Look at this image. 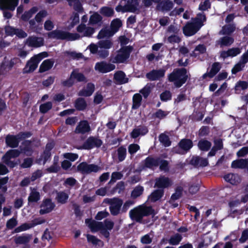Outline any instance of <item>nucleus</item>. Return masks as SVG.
<instances>
[{"instance_id":"35","label":"nucleus","mask_w":248,"mask_h":248,"mask_svg":"<svg viewBox=\"0 0 248 248\" xmlns=\"http://www.w3.org/2000/svg\"><path fill=\"white\" fill-rule=\"evenodd\" d=\"M103 17L97 12H94L90 16L89 18V24L90 25H96L102 22Z\"/></svg>"},{"instance_id":"16","label":"nucleus","mask_w":248,"mask_h":248,"mask_svg":"<svg viewBox=\"0 0 248 248\" xmlns=\"http://www.w3.org/2000/svg\"><path fill=\"white\" fill-rule=\"evenodd\" d=\"M85 222L93 232H97L104 227L102 222L96 221L92 218H87Z\"/></svg>"},{"instance_id":"4","label":"nucleus","mask_w":248,"mask_h":248,"mask_svg":"<svg viewBox=\"0 0 248 248\" xmlns=\"http://www.w3.org/2000/svg\"><path fill=\"white\" fill-rule=\"evenodd\" d=\"M47 56V52H44L32 57L26 63L23 69L24 74H28L33 72L38 67L40 62L43 57Z\"/></svg>"},{"instance_id":"1","label":"nucleus","mask_w":248,"mask_h":248,"mask_svg":"<svg viewBox=\"0 0 248 248\" xmlns=\"http://www.w3.org/2000/svg\"><path fill=\"white\" fill-rule=\"evenodd\" d=\"M188 78L187 70L184 67L175 68L168 75V81L173 82L174 86L178 88L182 87Z\"/></svg>"},{"instance_id":"8","label":"nucleus","mask_w":248,"mask_h":248,"mask_svg":"<svg viewBox=\"0 0 248 248\" xmlns=\"http://www.w3.org/2000/svg\"><path fill=\"white\" fill-rule=\"evenodd\" d=\"M103 144L102 140L97 137L90 136L82 144L79 148L90 150L95 147L99 148Z\"/></svg>"},{"instance_id":"25","label":"nucleus","mask_w":248,"mask_h":248,"mask_svg":"<svg viewBox=\"0 0 248 248\" xmlns=\"http://www.w3.org/2000/svg\"><path fill=\"white\" fill-rule=\"evenodd\" d=\"M221 69L220 63L218 62H215L213 63L211 70L209 72H206L202 75V78H205L209 77L212 78L214 77Z\"/></svg>"},{"instance_id":"7","label":"nucleus","mask_w":248,"mask_h":248,"mask_svg":"<svg viewBox=\"0 0 248 248\" xmlns=\"http://www.w3.org/2000/svg\"><path fill=\"white\" fill-rule=\"evenodd\" d=\"M133 49L132 46H123L117 51V53L115 56L113 62L121 63L125 62L129 58L130 54Z\"/></svg>"},{"instance_id":"18","label":"nucleus","mask_w":248,"mask_h":248,"mask_svg":"<svg viewBox=\"0 0 248 248\" xmlns=\"http://www.w3.org/2000/svg\"><path fill=\"white\" fill-rule=\"evenodd\" d=\"M129 217L133 221L141 223L143 219V216L140 205L135 207L129 211Z\"/></svg>"},{"instance_id":"52","label":"nucleus","mask_w":248,"mask_h":248,"mask_svg":"<svg viewBox=\"0 0 248 248\" xmlns=\"http://www.w3.org/2000/svg\"><path fill=\"white\" fill-rule=\"evenodd\" d=\"M183 188L181 186L176 187L175 192L173 193L170 197V201H175L180 198L183 194Z\"/></svg>"},{"instance_id":"6","label":"nucleus","mask_w":248,"mask_h":248,"mask_svg":"<svg viewBox=\"0 0 248 248\" xmlns=\"http://www.w3.org/2000/svg\"><path fill=\"white\" fill-rule=\"evenodd\" d=\"M75 80L79 82H87V78L83 73L74 70L67 79L62 81V85L65 87L70 88L75 84Z\"/></svg>"},{"instance_id":"10","label":"nucleus","mask_w":248,"mask_h":248,"mask_svg":"<svg viewBox=\"0 0 248 248\" xmlns=\"http://www.w3.org/2000/svg\"><path fill=\"white\" fill-rule=\"evenodd\" d=\"M158 159L159 157H153L152 155H149L141 161L140 168L141 170L147 169L154 170L155 168L157 167Z\"/></svg>"},{"instance_id":"12","label":"nucleus","mask_w":248,"mask_h":248,"mask_svg":"<svg viewBox=\"0 0 248 248\" xmlns=\"http://www.w3.org/2000/svg\"><path fill=\"white\" fill-rule=\"evenodd\" d=\"M172 184V182L170 178L164 175H161L155 179L154 187L164 190V189L171 186Z\"/></svg>"},{"instance_id":"43","label":"nucleus","mask_w":248,"mask_h":248,"mask_svg":"<svg viewBox=\"0 0 248 248\" xmlns=\"http://www.w3.org/2000/svg\"><path fill=\"white\" fill-rule=\"evenodd\" d=\"M159 166V169L161 171L165 172H168L170 170L169 162L168 160L162 159L159 157L157 162V167Z\"/></svg>"},{"instance_id":"44","label":"nucleus","mask_w":248,"mask_h":248,"mask_svg":"<svg viewBox=\"0 0 248 248\" xmlns=\"http://www.w3.org/2000/svg\"><path fill=\"white\" fill-rule=\"evenodd\" d=\"M248 88V82L246 81L239 80L235 84L234 87L235 92L239 93L242 90H245Z\"/></svg>"},{"instance_id":"46","label":"nucleus","mask_w":248,"mask_h":248,"mask_svg":"<svg viewBox=\"0 0 248 248\" xmlns=\"http://www.w3.org/2000/svg\"><path fill=\"white\" fill-rule=\"evenodd\" d=\"M40 199V194L38 191L36 190L31 191L28 198V204L30 205L32 202H37Z\"/></svg>"},{"instance_id":"9","label":"nucleus","mask_w":248,"mask_h":248,"mask_svg":"<svg viewBox=\"0 0 248 248\" xmlns=\"http://www.w3.org/2000/svg\"><path fill=\"white\" fill-rule=\"evenodd\" d=\"M77 169L78 171L83 174H89L92 172H98L100 167L94 164H88L86 162H82L77 166Z\"/></svg>"},{"instance_id":"37","label":"nucleus","mask_w":248,"mask_h":248,"mask_svg":"<svg viewBox=\"0 0 248 248\" xmlns=\"http://www.w3.org/2000/svg\"><path fill=\"white\" fill-rule=\"evenodd\" d=\"M100 14L105 17H112L114 15L113 9L109 6H103L99 10Z\"/></svg>"},{"instance_id":"11","label":"nucleus","mask_w":248,"mask_h":248,"mask_svg":"<svg viewBox=\"0 0 248 248\" xmlns=\"http://www.w3.org/2000/svg\"><path fill=\"white\" fill-rule=\"evenodd\" d=\"M108 203L110 204L109 208L110 214L113 216L119 215L123 204V200L118 198H114L110 199Z\"/></svg>"},{"instance_id":"51","label":"nucleus","mask_w":248,"mask_h":248,"mask_svg":"<svg viewBox=\"0 0 248 248\" xmlns=\"http://www.w3.org/2000/svg\"><path fill=\"white\" fill-rule=\"evenodd\" d=\"M143 186L138 185L136 186L132 191L131 196L133 199H136L141 195L143 194Z\"/></svg>"},{"instance_id":"36","label":"nucleus","mask_w":248,"mask_h":248,"mask_svg":"<svg viewBox=\"0 0 248 248\" xmlns=\"http://www.w3.org/2000/svg\"><path fill=\"white\" fill-rule=\"evenodd\" d=\"M234 42V39L233 37L225 36L221 37L218 41V44L220 45V46H229L232 44Z\"/></svg>"},{"instance_id":"45","label":"nucleus","mask_w":248,"mask_h":248,"mask_svg":"<svg viewBox=\"0 0 248 248\" xmlns=\"http://www.w3.org/2000/svg\"><path fill=\"white\" fill-rule=\"evenodd\" d=\"M68 195L64 191H57L56 200L58 203L64 204L67 202L68 199Z\"/></svg>"},{"instance_id":"17","label":"nucleus","mask_w":248,"mask_h":248,"mask_svg":"<svg viewBox=\"0 0 248 248\" xmlns=\"http://www.w3.org/2000/svg\"><path fill=\"white\" fill-rule=\"evenodd\" d=\"M16 59L14 58L10 61H6L5 58L0 64V75H4L10 71L15 64V60Z\"/></svg>"},{"instance_id":"3","label":"nucleus","mask_w":248,"mask_h":248,"mask_svg":"<svg viewBox=\"0 0 248 248\" xmlns=\"http://www.w3.org/2000/svg\"><path fill=\"white\" fill-rule=\"evenodd\" d=\"M47 36L49 38L68 41H75L80 38V35L77 33H71L59 30L49 32L47 33Z\"/></svg>"},{"instance_id":"32","label":"nucleus","mask_w":248,"mask_h":248,"mask_svg":"<svg viewBox=\"0 0 248 248\" xmlns=\"http://www.w3.org/2000/svg\"><path fill=\"white\" fill-rule=\"evenodd\" d=\"M54 62L51 59H47L43 62L41 64L39 69V73H44L50 70L53 66Z\"/></svg>"},{"instance_id":"59","label":"nucleus","mask_w":248,"mask_h":248,"mask_svg":"<svg viewBox=\"0 0 248 248\" xmlns=\"http://www.w3.org/2000/svg\"><path fill=\"white\" fill-rule=\"evenodd\" d=\"M172 94L170 91L165 90L160 94V100L163 102H167L171 99Z\"/></svg>"},{"instance_id":"61","label":"nucleus","mask_w":248,"mask_h":248,"mask_svg":"<svg viewBox=\"0 0 248 248\" xmlns=\"http://www.w3.org/2000/svg\"><path fill=\"white\" fill-rule=\"evenodd\" d=\"M210 128L209 126H202L198 131V136L200 137H205L209 135Z\"/></svg>"},{"instance_id":"20","label":"nucleus","mask_w":248,"mask_h":248,"mask_svg":"<svg viewBox=\"0 0 248 248\" xmlns=\"http://www.w3.org/2000/svg\"><path fill=\"white\" fill-rule=\"evenodd\" d=\"M20 140L17 135L8 134L5 138V143L7 146L11 148H15L18 146Z\"/></svg>"},{"instance_id":"13","label":"nucleus","mask_w":248,"mask_h":248,"mask_svg":"<svg viewBox=\"0 0 248 248\" xmlns=\"http://www.w3.org/2000/svg\"><path fill=\"white\" fill-rule=\"evenodd\" d=\"M166 70L164 69H153L146 74V77L150 81L159 80L165 76Z\"/></svg>"},{"instance_id":"58","label":"nucleus","mask_w":248,"mask_h":248,"mask_svg":"<svg viewBox=\"0 0 248 248\" xmlns=\"http://www.w3.org/2000/svg\"><path fill=\"white\" fill-rule=\"evenodd\" d=\"M17 224L18 221L16 218L13 217L7 221L6 227L8 230H12L17 226Z\"/></svg>"},{"instance_id":"27","label":"nucleus","mask_w":248,"mask_h":248,"mask_svg":"<svg viewBox=\"0 0 248 248\" xmlns=\"http://www.w3.org/2000/svg\"><path fill=\"white\" fill-rule=\"evenodd\" d=\"M178 146L182 151L187 153L192 148L193 143L190 139H183L179 141Z\"/></svg>"},{"instance_id":"34","label":"nucleus","mask_w":248,"mask_h":248,"mask_svg":"<svg viewBox=\"0 0 248 248\" xmlns=\"http://www.w3.org/2000/svg\"><path fill=\"white\" fill-rule=\"evenodd\" d=\"M122 25V22L119 18L112 20L110 24V31L112 32V34L118 31Z\"/></svg>"},{"instance_id":"39","label":"nucleus","mask_w":248,"mask_h":248,"mask_svg":"<svg viewBox=\"0 0 248 248\" xmlns=\"http://www.w3.org/2000/svg\"><path fill=\"white\" fill-rule=\"evenodd\" d=\"M247 159H240L233 161L231 167L234 169H245L247 167Z\"/></svg>"},{"instance_id":"21","label":"nucleus","mask_w":248,"mask_h":248,"mask_svg":"<svg viewBox=\"0 0 248 248\" xmlns=\"http://www.w3.org/2000/svg\"><path fill=\"white\" fill-rule=\"evenodd\" d=\"M147 126L144 125H139L132 131L130 136L133 139H137L140 136H144L148 133Z\"/></svg>"},{"instance_id":"30","label":"nucleus","mask_w":248,"mask_h":248,"mask_svg":"<svg viewBox=\"0 0 248 248\" xmlns=\"http://www.w3.org/2000/svg\"><path fill=\"white\" fill-rule=\"evenodd\" d=\"M114 79L120 84H123L128 82V78L123 71H118L114 75Z\"/></svg>"},{"instance_id":"19","label":"nucleus","mask_w":248,"mask_h":248,"mask_svg":"<svg viewBox=\"0 0 248 248\" xmlns=\"http://www.w3.org/2000/svg\"><path fill=\"white\" fill-rule=\"evenodd\" d=\"M91 127L87 120L80 121L75 129V132L77 134H84L90 132Z\"/></svg>"},{"instance_id":"41","label":"nucleus","mask_w":248,"mask_h":248,"mask_svg":"<svg viewBox=\"0 0 248 248\" xmlns=\"http://www.w3.org/2000/svg\"><path fill=\"white\" fill-rule=\"evenodd\" d=\"M143 217H147L150 215L154 216L156 213L151 206L140 205Z\"/></svg>"},{"instance_id":"33","label":"nucleus","mask_w":248,"mask_h":248,"mask_svg":"<svg viewBox=\"0 0 248 248\" xmlns=\"http://www.w3.org/2000/svg\"><path fill=\"white\" fill-rule=\"evenodd\" d=\"M74 106L77 110L83 111L86 108L87 104L84 98L78 97L75 100Z\"/></svg>"},{"instance_id":"55","label":"nucleus","mask_w":248,"mask_h":248,"mask_svg":"<svg viewBox=\"0 0 248 248\" xmlns=\"http://www.w3.org/2000/svg\"><path fill=\"white\" fill-rule=\"evenodd\" d=\"M30 237L29 236L22 235L19 236L15 239V242L16 244H25L30 241Z\"/></svg>"},{"instance_id":"23","label":"nucleus","mask_w":248,"mask_h":248,"mask_svg":"<svg viewBox=\"0 0 248 248\" xmlns=\"http://www.w3.org/2000/svg\"><path fill=\"white\" fill-rule=\"evenodd\" d=\"M31 140H25L22 142V147H20V152L27 156H31L33 151L31 146Z\"/></svg>"},{"instance_id":"47","label":"nucleus","mask_w":248,"mask_h":248,"mask_svg":"<svg viewBox=\"0 0 248 248\" xmlns=\"http://www.w3.org/2000/svg\"><path fill=\"white\" fill-rule=\"evenodd\" d=\"M64 54L66 57L73 60H78L82 59L84 57L82 53L80 52L78 53L75 51H66L64 52Z\"/></svg>"},{"instance_id":"14","label":"nucleus","mask_w":248,"mask_h":248,"mask_svg":"<svg viewBox=\"0 0 248 248\" xmlns=\"http://www.w3.org/2000/svg\"><path fill=\"white\" fill-rule=\"evenodd\" d=\"M95 69L100 73H107L114 70L115 69V65L113 64L102 61L98 62L95 64Z\"/></svg>"},{"instance_id":"15","label":"nucleus","mask_w":248,"mask_h":248,"mask_svg":"<svg viewBox=\"0 0 248 248\" xmlns=\"http://www.w3.org/2000/svg\"><path fill=\"white\" fill-rule=\"evenodd\" d=\"M55 205L52 202L51 199L46 198L43 201L42 204L40 205L41 209L39 211L40 215H44L51 212L54 208Z\"/></svg>"},{"instance_id":"62","label":"nucleus","mask_w":248,"mask_h":248,"mask_svg":"<svg viewBox=\"0 0 248 248\" xmlns=\"http://www.w3.org/2000/svg\"><path fill=\"white\" fill-rule=\"evenodd\" d=\"M124 189V183L123 181L119 182L112 189V193L118 192L120 193Z\"/></svg>"},{"instance_id":"22","label":"nucleus","mask_w":248,"mask_h":248,"mask_svg":"<svg viewBox=\"0 0 248 248\" xmlns=\"http://www.w3.org/2000/svg\"><path fill=\"white\" fill-rule=\"evenodd\" d=\"M190 164L195 167H203L208 165V161L206 158H204L199 156H194L190 160Z\"/></svg>"},{"instance_id":"64","label":"nucleus","mask_w":248,"mask_h":248,"mask_svg":"<svg viewBox=\"0 0 248 248\" xmlns=\"http://www.w3.org/2000/svg\"><path fill=\"white\" fill-rule=\"evenodd\" d=\"M211 4L209 0H205L204 2H201L199 6V10L201 11H206L211 8Z\"/></svg>"},{"instance_id":"29","label":"nucleus","mask_w":248,"mask_h":248,"mask_svg":"<svg viewBox=\"0 0 248 248\" xmlns=\"http://www.w3.org/2000/svg\"><path fill=\"white\" fill-rule=\"evenodd\" d=\"M164 195V190L161 189L154 190L149 196L150 201L155 202L159 200Z\"/></svg>"},{"instance_id":"56","label":"nucleus","mask_w":248,"mask_h":248,"mask_svg":"<svg viewBox=\"0 0 248 248\" xmlns=\"http://www.w3.org/2000/svg\"><path fill=\"white\" fill-rule=\"evenodd\" d=\"M52 108V104L51 102H47L40 106L39 110L42 113L45 114Z\"/></svg>"},{"instance_id":"5","label":"nucleus","mask_w":248,"mask_h":248,"mask_svg":"<svg viewBox=\"0 0 248 248\" xmlns=\"http://www.w3.org/2000/svg\"><path fill=\"white\" fill-rule=\"evenodd\" d=\"M19 0H0V10H2L3 16L10 19L12 16L11 13L6 10L13 11L18 5Z\"/></svg>"},{"instance_id":"63","label":"nucleus","mask_w":248,"mask_h":248,"mask_svg":"<svg viewBox=\"0 0 248 248\" xmlns=\"http://www.w3.org/2000/svg\"><path fill=\"white\" fill-rule=\"evenodd\" d=\"M140 149V146L136 143L130 144L128 147V153L131 155H134Z\"/></svg>"},{"instance_id":"50","label":"nucleus","mask_w":248,"mask_h":248,"mask_svg":"<svg viewBox=\"0 0 248 248\" xmlns=\"http://www.w3.org/2000/svg\"><path fill=\"white\" fill-rule=\"evenodd\" d=\"M235 30V27L234 26V25L229 24L223 26L220 33H221V34L223 35H230Z\"/></svg>"},{"instance_id":"54","label":"nucleus","mask_w":248,"mask_h":248,"mask_svg":"<svg viewBox=\"0 0 248 248\" xmlns=\"http://www.w3.org/2000/svg\"><path fill=\"white\" fill-rule=\"evenodd\" d=\"M34 224H29L27 223H23L19 226L16 228L14 230V232L18 233L23 231H26L29 229L33 227Z\"/></svg>"},{"instance_id":"40","label":"nucleus","mask_w":248,"mask_h":248,"mask_svg":"<svg viewBox=\"0 0 248 248\" xmlns=\"http://www.w3.org/2000/svg\"><path fill=\"white\" fill-rule=\"evenodd\" d=\"M211 145L212 143L210 141L204 139L200 140L198 143V148L202 151H208L210 149Z\"/></svg>"},{"instance_id":"49","label":"nucleus","mask_w":248,"mask_h":248,"mask_svg":"<svg viewBox=\"0 0 248 248\" xmlns=\"http://www.w3.org/2000/svg\"><path fill=\"white\" fill-rule=\"evenodd\" d=\"M158 139L159 141L164 146L167 147L170 146L171 142L168 135L164 133H161L159 135Z\"/></svg>"},{"instance_id":"60","label":"nucleus","mask_w":248,"mask_h":248,"mask_svg":"<svg viewBox=\"0 0 248 248\" xmlns=\"http://www.w3.org/2000/svg\"><path fill=\"white\" fill-rule=\"evenodd\" d=\"M168 114L167 111H165L161 109H158L157 111L153 114V117L159 119H162L165 118Z\"/></svg>"},{"instance_id":"38","label":"nucleus","mask_w":248,"mask_h":248,"mask_svg":"<svg viewBox=\"0 0 248 248\" xmlns=\"http://www.w3.org/2000/svg\"><path fill=\"white\" fill-rule=\"evenodd\" d=\"M117 154L119 162L125 160L127 155L126 148L125 146L121 145L117 149Z\"/></svg>"},{"instance_id":"24","label":"nucleus","mask_w":248,"mask_h":248,"mask_svg":"<svg viewBox=\"0 0 248 248\" xmlns=\"http://www.w3.org/2000/svg\"><path fill=\"white\" fill-rule=\"evenodd\" d=\"M174 6V4L172 1L170 0H161L157 6L158 10L162 12H168L170 11Z\"/></svg>"},{"instance_id":"2","label":"nucleus","mask_w":248,"mask_h":248,"mask_svg":"<svg viewBox=\"0 0 248 248\" xmlns=\"http://www.w3.org/2000/svg\"><path fill=\"white\" fill-rule=\"evenodd\" d=\"M205 20L206 16L204 14H198L192 22L188 23L183 28V33L186 36L194 35L203 26V22Z\"/></svg>"},{"instance_id":"28","label":"nucleus","mask_w":248,"mask_h":248,"mask_svg":"<svg viewBox=\"0 0 248 248\" xmlns=\"http://www.w3.org/2000/svg\"><path fill=\"white\" fill-rule=\"evenodd\" d=\"M224 180L233 185H237L241 181L240 176L237 174L228 173L224 176Z\"/></svg>"},{"instance_id":"42","label":"nucleus","mask_w":248,"mask_h":248,"mask_svg":"<svg viewBox=\"0 0 248 248\" xmlns=\"http://www.w3.org/2000/svg\"><path fill=\"white\" fill-rule=\"evenodd\" d=\"M141 101L142 96L140 93L134 94L132 98V108L133 109H138L141 105Z\"/></svg>"},{"instance_id":"31","label":"nucleus","mask_w":248,"mask_h":248,"mask_svg":"<svg viewBox=\"0 0 248 248\" xmlns=\"http://www.w3.org/2000/svg\"><path fill=\"white\" fill-rule=\"evenodd\" d=\"M29 46L32 47H38L43 46L44 42L42 38L37 37H30L28 40Z\"/></svg>"},{"instance_id":"53","label":"nucleus","mask_w":248,"mask_h":248,"mask_svg":"<svg viewBox=\"0 0 248 248\" xmlns=\"http://www.w3.org/2000/svg\"><path fill=\"white\" fill-rule=\"evenodd\" d=\"M98 46L100 48L108 49L112 47L113 43L111 40L106 39L99 41L98 43Z\"/></svg>"},{"instance_id":"26","label":"nucleus","mask_w":248,"mask_h":248,"mask_svg":"<svg viewBox=\"0 0 248 248\" xmlns=\"http://www.w3.org/2000/svg\"><path fill=\"white\" fill-rule=\"evenodd\" d=\"M95 90V86L92 82L88 83L86 85V89H82L78 93L79 96L89 97L92 95Z\"/></svg>"},{"instance_id":"57","label":"nucleus","mask_w":248,"mask_h":248,"mask_svg":"<svg viewBox=\"0 0 248 248\" xmlns=\"http://www.w3.org/2000/svg\"><path fill=\"white\" fill-rule=\"evenodd\" d=\"M86 237H87V241L89 243H91L93 245L96 246V245L99 244V243H101L102 244H103V241H102L101 240L99 239L98 238H97L96 236H95L94 235L87 234L86 235Z\"/></svg>"},{"instance_id":"48","label":"nucleus","mask_w":248,"mask_h":248,"mask_svg":"<svg viewBox=\"0 0 248 248\" xmlns=\"http://www.w3.org/2000/svg\"><path fill=\"white\" fill-rule=\"evenodd\" d=\"M182 238L183 237L182 235L180 234L177 233L173 235H171L170 237L168 242L170 245L175 246L178 245L180 243Z\"/></svg>"}]
</instances>
